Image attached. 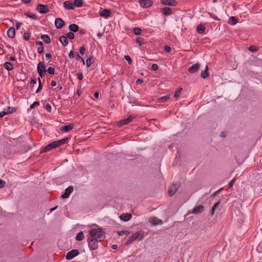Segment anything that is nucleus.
Listing matches in <instances>:
<instances>
[{"mask_svg":"<svg viewBox=\"0 0 262 262\" xmlns=\"http://www.w3.org/2000/svg\"><path fill=\"white\" fill-rule=\"evenodd\" d=\"M89 233L91 238H95L99 242H101L105 238L104 232L101 228H92Z\"/></svg>","mask_w":262,"mask_h":262,"instance_id":"nucleus-1","label":"nucleus"},{"mask_svg":"<svg viewBox=\"0 0 262 262\" xmlns=\"http://www.w3.org/2000/svg\"><path fill=\"white\" fill-rule=\"evenodd\" d=\"M58 146H59V145L58 144L57 141H53V142L49 143L46 146L43 147V148H42L40 150V153L42 154V153L51 150L52 149H53L54 148H56Z\"/></svg>","mask_w":262,"mask_h":262,"instance_id":"nucleus-2","label":"nucleus"},{"mask_svg":"<svg viewBox=\"0 0 262 262\" xmlns=\"http://www.w3.org/2000/svg\"><path fill=\"white\" fill-rule=\"evenodd\" d=\"M99 242L97 239L93 238H91V236L88 237V246L90 249L92 250H96L98 247V243Z\"/></svg>","mask_w":262,"mask_h":262,"instance_id":"nucleus-3","label":"nucleus"},{"mask_svg":"<svg viewBox=\"0 0 262 262\" xmlns=\"http://www.w3.org/2000/svg\"><path fill=\"white\" fill-rule=\"evenodd\" d=\"M37 71L41 77H43L46 74L45 63L43 61H40L37 67Z\"/></svg>","mask_w":262,"mask_h":262,"instance_id":"nucleus-4","label":"nucleus"},{"mask_svg":"<svg viewBox=\"0 0 262 262\" xmlns=\"http://www.w3.org/2000/svg\"><path fill=\"white\" fill-rule=\"evenodd\" d=\"M136 117V116L135 115H131L128 118L119 121L117 123V125L120 127L122 125L127 124L132 122Z\"/></svg>","mask_w":262,"mask_h":262,"instance_id":"nucleus-5","label":"nucleus"},{"mask_svg":"<svg viewBox=\"0 0 262 262\" xmlns=\"http://www.w3.org/2000/svg\"><path fill=\"white\" fill-rule=\"evenodd\" d=\"M36 10L38 12L43 14H46L49 11L48 6L43 4H38L36 7Z\"/></svg>","mask_w":262,"mask_h":262,"instance_id":"nucleus-6","label":"nucleus"},{"mask_svg":"<svg viewBox=\"0 0 262 262\" xmlns=\"http://www.w3.org/2000/svg\"><path fill=\"white\" fill-rule=\"evenodd\" d=\"M79 254V251L77 249H74L68 252L66 255L67 259H71Z\"/></svg>","mask_w":262,"mask_h":262,"instance_id":"nucleus-7","label":"nucleus"},{"mask_svg":"<svg viewBox=\"0 0 262 262\" xmlns=\"http://www.w3.org/2000/svg\"><path fill=\"white\" fill-rule=\"evenodd\" d=\"M139 3L142 8H147L153 5L151 0H140Z\"/></svg>","mask_w":262,"mask_h":262,"instance_id":"nucleus-8","label":"nucleus"},{"mask_svg":"<svg viewBox=\"0 0 262 262\" xmlns=\"http://www.w3.org/2000/svg\"><path fill=\"white\" fill-rule=\"evenodd\" d=\"M204 211V207L203 205H199L194 207L191 211V213L198 215L201 214Z\"/></svg>","mask_w":262,"mask_h":262,"instance_id":"nucleus-9","label":"nucleus"},{"mask_svg":"<svg viewBox=\"0 0 262 262\" xmlns=\"http://www.w3.org/2000/svg\"><path fill=\"white\" fill-rule=\"evenodd\" d=\"M161 3L163 6H175L177 5L175 0H161Z\"/></svg>","mask_w":262,"mask_h":262,"instance_id":"nucleus-10","label":"nucleus"},{"mask_svg":"<svg viewBox=\"0 0 262 262\" xmlns=\"http://www.w3.org/2000/svg\"><path fill=\"white\" fill-rule=\"evenodd\" d=\"M140 236V233L138 232H136L134 234H133L127 239L126 241L125 245H128L134 242L135 240H136L137 238L139 237Z\"/></svg>","mask_w":262,"mask_h":262,"instance_id":"nucleus-11","label":"nucleus"},{"mask_svg":"<svg viewBox=\"0 0 262 262\" xmlns=\"http://www.w3.org/2000/svg\"><path fill=\"white\" fill-rule=\"evenodd\" d=\"M73 186H69L65 190L64 193L61 195V197L63 199H67V198H68L69 196V195L71 194V193L73 191Z\"/></svg>","mask_w":262,"mask_h":262,"instance_id":"nucleus-12","label":"nucleus"},{"mask_svg":"<svg viewBox=\"0 0 262 262\" xmlns=\"http://www.w3.org/2000/svg\"><path fill=\"white\" fill-rule=\"evenodd\" d=\"M178 184H172L168 190V193L170 196H172L176 192L178 187Z\"/></svg>","mask_w":262,"mask_h":262,"instance_id":"nucleus-13","label":"nucleus"},{"mask_svg":"<svg viewBox=\"0 0 262 262\" xmlns=\"http://www.w3.org/2000/svg\"><path fill=\"white\" fill-rule=\"evenodd\" d=\"M200 67V64L199 63L193 64L188 68V71L191 73H194L199 69Z\"/></svg>","mask_w":262,"mask_h":262,"instance_id":"nucleus-14","label":"nucleus"},{"mask_svg":"<svg viewBox=\"0 0 262 262\" xmlns=\"http://www.w3.org/2000/svg\"><path fill=\"white\" fill-rule=\"evenodd\" d=\"M55 24L57 29L62 28L65 25L63 20L60 18H58L55 19Z\"/></svg>","mask_w":262,"mask_h":262,"instance_id":"nucleus-15","label":"nucleus"},{"mask_svg":"<svg viewBox=\"0 0 262 262\" xmlns=\"http://www.w3.org/2000/svg\"><path fill=\"white\" fill-rule=\"evenodd\" d=\"M63 7L68 10H73L74 8V5L71 1H65L63 3Z\"/></svg>","mask_w":262,"mask_h":262,"instance_id":"nucleus-16","label":"nucleus"},{"mask_svg":"<svg viewBox=\"0 0 262 262\" xmlns=\"http://www.w3.org/2000/svg\"><path fill=\"white\" fill-rule=\"evenodd\" d=\"M119 218L121 221L127 222L131 219L132 215L129 213L123 214L119 216Z\"/></svg>","mask_w":262,"mask_h":262,"instance_id":"nucleus-17","label":"nucleus"},{"mask_svg":"<svg viewBox=\"0 0 262 262\" xmlns=\"http://www.w3.org/2000/svg\"><path fill=\"white\" fill-rule=\"evenodd\" d=\"M7 35L10 38H14L15 35V29L13 27L10 28L7 31Z\"/></svg>","mask_w":262,"mask_h":262,"instance_id":"nucleus-18","label":"nucleus"},{"mask_svg":"<svg viewBox=\"0 0 262 262\" xmlns=\"http://www.w3.org/2000/svg\"><path fill=\"white\" fill-rule=\"evenodd\" d=\"M73 127H74V124H70L68 125H64V126H61L60 128V130L65 132H68L69 130L72 129L73 128Z\"/></svg>","mask_w":262,"mask_h":262,"instance_id":"nucleus-19","label":"nucleus"},{"mask_svg":"<svg viewBox=\"0 0 262 262\" xmlns=\"http://www.w3.org/2000/svg\"><path fill=\"white\" fill-rule=\"evenodd\" d=\"M111 15V11L108 9H103L100 13V15L102 17H107Z\"/></svg>","mask_w":262,"mask_h":262,"instance_id":"nucleus-20","label":"nucleus"},{"mask_svg":"<svg viewBox=\"0 0 262 262\" xmlns=\"http://www.w3.org/2000/svg\"><path fill=\"white\" fill-rule=\"evenodd\" d=\"M162 12L165 15H169L171 14L172 10L169 7H164L162 9Z\"/></svg>","mask_w":262,"mask_h":262,"instance_id":"nucleus-21","label":"nucleus"},{"mask_svg":"<svg viewBox=\"0 0 262 262\" xmlns=\"http://www.w3.org/2000/svg\"><path fill=\"white\" fill-rule=\"evenodd\" d=\"M69 28L72 32H77L79 31V27L75 24L70 25Z\"/></svg>","mask_w":262,"mask_h":262,"instance_id":"nucleus-22","label":"nucleus"},{"mask_svg":"<svg viewBox=\"0 0 262 262\" xmlns=\"http://www.w3.org/2000/svg\"><path fill=\"white\" fill-rule=\"evenodd\" d=\"M59 41L63 46H67L68 45V40L66 36H61L59 37Z\"/></svg>","mask_w":262,"mask_h":262,"instance_id":"nucleus-23","label":"nucleus"},{"mask_svg":"<svg viewBox=\"0 0 262 262\" xmlns=\"http://www.w3.org/2000/svg\"><path fill=\"white\" fill-rule=\"evenodd\" d=\"M208 66H206L205 70L204 71H202L201 74V76L203 78L206 79L208 77H209V72H208Z\"/></svg>","mask_w":262,"mask_h":262,"instance_id":"nucleus-24","label":"nucleus"},{"mask_svg":"<svg viewBox=\"0 0 262 262\" xmlns=\"http://www.w3.org/2000/svg\"><path fill=\"white\" fill-rule=\"evenodd\" d=\"M205 27L203 25H199L196 28L197 32L199 34H203L205 32Z\"/></svg>","mask_w":262,"mask_h":262,"instance_id":"nucleus-25","label":"nucleus"},{"mask_svg":"<svg viewBox=\"0 0 262 262\" xmlns=\"http://www.w3.org/2000/svg\"><path fill=\"white\" fill-rule=\"evenodd\" d=\"M40 38L46 43H49L51 42L50 37L48 35H41Z\"/></svg>","mask_w":262,"mask_h":262,"instance_id":"nucleus-26","label":"nucleus"},{"mask_svg":"<svg viewBox=\"0 0 262 262\" xmlns=\"http://www.w3.org/2000/svg\"><path fill=\"white\" fill-rule=\"evenodd\" d=\"M162 223V221L157 217H154L152 219V224L154 225H160Z\"/></svg>","mask_w":262,"mask_h":262,"instance_id":"nucleus-27","label":"nucleus"},{"mask_svg":"<svg viewBox=\"0 0 262 262\" xmlns=\"http://www.w3.org/2000/svg\"><path fill=\"white\" fill-rule=\"evenodd\" d=\"M84 238V234L82 231H80L76 236V240L80 241Z\"/></svg>","mask_w":262,"mask_h":262,"instance_id":"nucleus-28","label":"nucleus"},{"mask_svg":"<svg viewBox=\"0 0 262 262\" xmlns=\"http://www.w3.org/2000/svg\"><path fill=\"white\" fill-rule=\"evenodd\" d=\"M4 68L8 71H10L13 69V66L10 62H6L4 63Z\"/></svg>","mask_w":262,"mask_h":262,"instance_id":"nucleus-29","label":"nucleus"},{"mask_svg":"<svg viewBox=\"0 0 262 262\" xmlns=\"http://www.w3.org/2000/svg\"><path fill=\"white\" fill-rule=\"evenodd\" d=\"M83 2L82 0H75L74 2V7H80L82 6Z\"/></svg>","mask_w":262,"mask_h":262,"instance_id":"nucleus-30","label":"nucleus"},{"mask_svg":"<svg viewBox=\"0 0 262 262\" xmlns=\"http://www.w3.org/2000/svg\"><path fill=\"white\" fill-rule=\"evenodd\" d=\"M170 98L169 95L164 96L158 99L159 102H163L166 101Z\"/></svg>","mask_w":262,"mask_h":262,"instance_id":"nucleus-31","label":"nucleus"},{"mask_svg":"<svg viewBox=\"0 0 262 262\" xmlns=\"http://www.w3.org/2000/svg\"><path fill=\"white\" fill-rule=\"evenodd\" d=\"M133 33L137 35H139L142 33V30L139 28H135L133 30Z\"/></svg>","mask_w":262,"mask_h":262,"instance_id":"nucleus-32","label":"nucleus"},{"mask_svg":"<svg viewBox=\"0 0 262 262\" xmlns=\"http://www.w3.org/2000/svg\"><path fill=\"white\" fill-rule=\"evenodd\" d=\"M182 91V88H179L178 89V90L174 93V97L175 98H179L181 95V93Z\"/></svg>","mask_w":262,"mask_h":262,"instance_id":"nucleus-33","label":"nucleus"},{"mask_svg":"<svg viewBox=\"0 0 262 262\" xmlns=\"http://www.w3.org/2000/svg\"><path fill=\"white\" fill-rule=\"evenodd\" d=\"M28 17L32 18L33 19H36L37 18V15L34 13L31 12H28L26 14Z\"/></svg>","mask_w":262,"mask_h":262,"instance_id":"nucleus-34","label":"nucleus"},{"mask_svg":"<svg viewBox=\"0 0 262 262\" xmlns=\"http://www.w3.org/2000/svg\"><path fill=\"white\" fill-rule=\"evenodd\" d=\"M68 140V138H64L62 139H61V140H56L58 142V144L59 146L64 144L66 143V142Z\"/></svg>","mask_w":262,"mask_h":262,"instance_id":"nucleus-35","label":"nucleus"},{"mask_svg":"<svg viewBox=\"0 0 262 262\" xmlns=\"http://www.w3.org/2000/svg\"><path fill=\"white\" fill-rule=\"evenodd\" d=\"M220 204V202H218L214 204L211 209V215H213L214 214L215 209L219 206Z\"/></svg>","mask_w":262,"mask_h":262,"instance_id":"nucleus-36","label":"nucleus"},{"mask_svg":"<svg viewBox=\"0 0 262 262\" xmlns=\"http://www.w3.org/2000/svg\"><path fill=\"white\" fill-rule=\"evenodd\" d=\"M230 24L231 25H235L237 22V19L235 17L231 16L230 19Z\"/></svg>","mask_w":262,"mask_h":262,"instance_id":"nucleus-37","label":"nucleus"},{"mask_svg":"<svg viewBox=\"0 0 262 262\" xmlns=\"http://www.w3.org/2000/svg\"><path fill=\"white\" fill-rule=\"evenodd\" d=\"M136 42L141 46L144 44V39L143 38L138 37L136 38Z\"/></svg>","mask_w":262,"mask_h":262,"instance_id":"nucleus-38","label":"nucleus"},{"mask_svg":"<svg viewBox=\"0 0 262 262\" xmlns=\"http://www.w3.org/2000/svg\"><path fill=\"white\" fill-rule=\"evenodd\" d=\"M47 71L49 74H54L55 72V69L52 67H50L48 68Z\"/></svg>","mask_w":262,"mask_h":262,"instance_id":"nucleus-39","label":"nucleus"},{"mask_svg":"<svg viewBox=\"0 0 262 262\" xmlns=\"http://www.w3.org/2000/svg\"><path fill=\"white\" fill-rule=\"evenodd\" d=\"M66 37L70 39H73L74 38V34L73 32H70L66 34Z\"/></svg>","mask_w":262,"mask_h":262,"instance_id":"nucleus-40","label":"nucleus"},{"mask_svg":"<svg viewBox=\"0 0 262 262\" xmlns=\"http://www.w3.org/2000/svg\"><path fill=\"white\" fill-rule=\"evenodd\" d=\"M92 57L90 56V57H88L86 60V65L87 67H90L92 64Z\"/></svg>","mask_w":262,"mask_h":262,"instance_id":"nucleus-41","label":"nucleus"},{"mask_svg":"<svg viewBox=\"0 0 262 262\" xmlns=\"http://www.w3.org/2000/svg\"><path fill=\"white\" fill-rule=\"evenodd\" d=\"M38 82H39V86H38V89H37V90L36 91V93H39L40 92V91L42 88V85L41 84V81H40V79L39 78H38Z\"/></svg>","mask_w":262,"mask_h":262,"instance_id":"nucleus-42","label":"nucleus"},{"mask_svg":"<svg viewBox=\"0 0 262 262\" xmlns=\"http://www.w3.org/2000/svg\"><path fill=\"white\" fill-rule=\"evenodd\" d=\"M30 37V34L28 32H25L24 34V39L26 40H28Z\"/></svg>","mask_w":262,"mask_h":262,"instance_id":"nucleus-43","label":"nucleus"},{"mask_svg":"<svg viewBox=\"0 0 262 262\" xmlns=\"http://www.w3.org/2000/svg\"><path fill=\"white\" fill-rule=\"evenodd\" d=\"M124 58L125 59L128 61V63L129 64H132V59L130 58V57L128 55H125V57H124Z\"/></svg>","mask_w":262,"mask_h":262,"instance_id":"nucleus-44","label":"nucleus"},{"mask_svg":"<svg viewBox=\"0 0 262 262\" xmlns=\"http://www.w3.org/2000/svg\"><path fill=\"white\" fill-rule=\"evenodd\" d=\"M249 50L252 52H256L258 50L257 47L255 46H250L249 48Z\"/></svg>","mask_w":262,"mask_h":262,"instance_id":"nucleus-45","label":"nucleus"},{"mask_svg":"<svg viewBox=\"0 0 262 262\" xmlns=\"http://www.w3.org/2000/svg\"><path fill=\"white\" fill-rule=\"evenodd\" d=\"M14 111H15L14 108H11V107H8L7 108V111L6 112L7 113V114H10V113H13L14 112Z\"/></svg>","mask_w":262,"mask_h":262,"instance_id":"nucleus-46","label":"nucleus"},{"mask_svg":"<svg viewBox=\"0 0 262 262\" xmlns=\"http://www.w3.org/2000/svg\"><path fill=\"white\" fill-rule=\"evenodd\" d=\"M118 234L119 235H123V234H127L128 233V231L126 230H123L120 231H118Z\"/></svg>","mask_w":262,"mask_h":262,"instance_id":"nucleus-47","label":"nucleus"},{"mask_svg":"<svg viewBox=\"0 0 262 262\" xmlns=\"http://www.w3.org/2000/svg\"><path fill=\"white\" fill-rule=\"evenodd\" d=\"M76 58L78 60H81L83 62V63L84 64V59L82 58L78 53H77Z\"/></svg>","mask_w":262,"mask_h":262,"instance_id":"nucleus-48","label":"nucleus"},{"mask_svg":"<svg viewBox=\"0 0 262 262\" xmlns=\"http://www.w3.org/2000/svg\"><path fill=\"white\" fill-rule=\"evenodd\" d=\"M208 14L210 15V16L211 17H212L214 19H215V20H220V19L218 18V17L215 15H214V14H212L211 13L209 12Z\"/></svg>","mask_w":262,"mask_h":262,"instance_id":"nucleus-49","label":"nucleus"},{"mask_svg":"<svg viewBox=\"0 0 262 262\" xmlns=\"http://www.w3.org/2000/svg\"><path fill=\"white\" fill-rule=\"evenodd\" d=\"M164 50L167 53H170L171 51V49L170 47L168 46H165L164 47Z\"/></svg>","mask_w":262,"mask_h":262,"instance_id":"nucleus-50","label":"nucleus"},{"mask_svg":"<svg viewBox=\"0 0 262 262\" xmlns=\"http://www.w3.org/2000/svg\"><path fill=\"white\" fill-rule=\"evenodd\" d=\"M151 69L152 70L156 71L158 69V66L157 64H152Z\"/></svg>","mask_w":262,"mask_h":262,"instance_id":"nucleus-51","label":"nucleus"},{"mask_svg":"<svg viewBox=\"0 0 262 262\" xmlns=\"http://www.w3.org/2000/svg\"><path fill=\"white\" fill-rule=\"evenodd\" d=\"M39 105V102L38 101H35L30 105V108H33L35 106H37Z\"/></svg>","mask_w":262,"mask_h":262,"instance_id":"nucleus-52","label":"nucleus"},{"mask_svg":"<svg viewBox=\"0 0 262 262\" xmlns=\"http://www.w3.org/2000/svg\"><path fill=\"white\" fill-rule=\"evenodd\" d=\"M79 51H80V53L81 54H82V55L84 54L85 53V49L84 47V46H82L80 48Z\"/></svg>","mask_w":262,"mask_h":262,"instance_id":"nucleus-53","label":"nucleus"},{"mask_svg":"<svg viewBox=\"0 0 262 262\" xmlns=\"http://www.w3.org/2000/svg\"><path fill=\"white\" fill-rule=\"evenodd\" d=\"M46 108L49 112H50L51 111L52 107L49 103H47L46 105Z\"/></svg>","mask_w":262,"mask_h":262,"instance_id":"nucleus-54","label":"nucleus"},{"mask_svg":"<svg viewBox=\"0 0 262 262\" xmlns=\"http://www.w3.org/2000/svg\"><path fill=\"white\" fill-rule=\"evenodd\" d=\"M6 185V182L5 181L0 180V188L4 187Z\"/></svg>","mask_w":262,"mask_h":262,"instance_id":"nucleus-55","label":"nucleus"},{"mask_svg":"<svg viewBox=\"0 0 262 262\" xmlns=\"http://www.w3.org/2000/svg\"><path fill=\"white\" fill-rule=\"evenodd\" d=\"M235 181V179H233L231 181V182H230L229 185V188H231L233 186V185L234 184Z\"/></svg>","mask_w":262,"mask_h":262,"instance_id":"nucleus-56","label":"nucleus"},{"mask_svg":"<svg viewBox=\"0 0 262 262\" xmlns=\"http://www.w3.org/2000/svg\"><path fill=\"white\" fill-rule=\"evenodd\" d=\"M77 78L79 80H81L83 78V74L82 73H79L77 75Z\"/></svg>","mask_w":262,"mask_h":262,"instance_id":"nucleus-57","label":"nucleus"},{"mask_svg":"<svg viewBox=\"0 0 262 262\" xmlns=\"http://www.w3.org/2000/svg\"><path fill=\"white\" fill-rule=\"evenodd\" d=\"M38 53L41 54L43 52V48L42 47H39L37 49Z\"/></svg>","mask_w":262,"mask_h":262,"instance_id":"nucleus-58","label":"nucleus"},{"mask_svg":"<svg viewBox=\"0 0 262 262\" xmlns=\"http://www.w3.org/2000/svg\"><path fill=\"white\" fill-rule=\"evenodd\" d=\"M52 56L51 54H50V53L46 54V58L47 59H50L52 58Z\"/></svg>","mask_w":262,"mask_h":262,"instance_id":"nucleus-59","label":"nucleus"},{"mask_svg":"<svg viewBox=\"0 0 262 262\" xmlns=\"http://www.w3.org/2000/svg\"><path fill=\"white\" fill-rule=\"evenodd\" d=\"M69 57L70 58H73L74 57V52L73 51H70L69 54Z\"/></svg>","mask_w":262,"mask_h":262,"instance_id":"nucleus-60","label":"nucleus"},{"mask_svg":"<svg viewBox=\"0 0 262 262\" xmlns=\"http://www.w3.org/2000/svg\"><path fill=\"white\" fill-rule=\"evenodd\" d=\"M143 82V80L142 79H138L136 81V83L138 84H141Z\"/></svg>","mask_w":262,"mask_h":262,"instance_id":"nucleus-61","label":"nucleus"},{"mask_svg":"<svg viewBox=\"0 0 262 262\" xmlns=\"http://www.w3.org/2000/svg\"><path fill=\"white\" fill-rule=\"evenodd\" d=\"M7 114V113L5 111H3L0 113V118L3 117L5 115Z\"/></svg>","mask_w":262,"mask_h":262,"instance_id":"nucleus-62","label":"nucleus"},{"mask_svg":"<svg viewBox=\"0 0 262 262\" xmlns=\"http://www.w3.org/2000/svg\"><path fill=\"white\" fill-rule=\"evenodd\" d=\"M21 25H22L21 23H19V22L17 23L16 25V29L18 30L20 28V27Z\"/></svg>","mask_w":262,"mask_h":262,"instance_id":"nucleus-63","label":"nucleus"},{"mask_svg":"<svg viewBox=\"0 0 262 262\" xmlns=\"http://www.w3.org/2000/svg\"><path fill=\"white\" fill-rule=\"evenodd\" d=\"M36 82V79L34 78V79H32L31 80V84H33L34 85V84H35Z\"/></svg>","mask_w":262,"mask_h":262,"instance_id":"nucleus-64","label":"nucleus"}]
</instances>
